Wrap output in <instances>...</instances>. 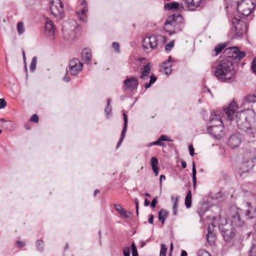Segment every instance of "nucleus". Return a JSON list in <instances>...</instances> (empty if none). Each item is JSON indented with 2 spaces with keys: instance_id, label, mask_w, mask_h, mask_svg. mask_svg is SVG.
<instances>
[{
  "instance_id": "obj_23",
  "label": "nucleus",
  "mask_w": 256,
  "mask_h": 256,
  "mask_svg": "<svg viewBox=\"0 0 256 256\" xmlns=\"http://www.w3.org/2000/svg\"><path fill=\"white\" fill-rule=\"evenodd\" d=\"M246 29V25L244 22H241L239 25H236L234 26L236 35L237 36H241L245 32Z\"/></svg>"
},
{
  "instance_id": "obj_61",
  "label": "nucleus",
  "mask_w": 256,
  "mask_h": 256,
  "mask_svg": "<svg viewBox=\"0 0 256 256\" xmlns=\"http://www.w3.org/2000/svg\"><path fill=\"white\" fill-rule=\"evenodd\" d=\"M181 256H188L186 252L182 250L181 252Z\"/></svg>"
},
{
  "instance_id": "obj_29",
  "label": "nucleus",
  "mask_w": 256,
  "mask_h": 256,
  "mask_svg": "<svg viewBox=\"0 0 256 256\" xmlns=\"http://www.w3.org/2000/svg\"><path fill=\"white\" fill-rule=\"evenodd\" d=\"M0 120L4 122L2 124V128L10 131L13 130L14 124L12 121H6L4 118H1Z\"/></svg>"
},
{
  "instance_id": "obj_60",
  "label": "nucleus",
  "mask_w": 256,
  "mask_h": 256,
  "mask_svg": "<svg viewBox=\"0 0 256 256\" xmlns=\"http://www.w3.org/2000/svg\"><path fill=\"white\" fill-rule=\"evenodd\" d=\"M162 180H165L166 176L162 174V175H160V184L162 183Z\"/></svg>"
},
{
  "instance_id": "obj_58",
  "label": "nucleus",
  "mask_w": 256,
  "mask_h": 256,
  "mask_svg": "<svg viewBox=\"0 0 256 256\" xmlns=\"http://www.w3.org/2000/svg\"><path fill=\"white\" fill-rule=\"evenodd\" d=\"M148 242V240L146 241V242L141 241L140 242V247L141 248H143L144 246L146 244V242Z\"/></svg>"
},
{
  "instance_id": "obj_10",
  "label": "nucleus",
  "mask_w": 256,
  "mask_h": 256,
  "mask_svg": "<svg viewBox=\"0 0 256 256\" xmlns=\"http://www.w3.org/2000/svg\"><path fill=\"white\" fill-rule=\"evenodd\" d=\"M83 64L78 59L74 58L69 62L70 72L72 75L76 76L82 69Z\"/></svg>"
},
{
  "instance_id": "obj_32",
  "label": "nucleus",
  "mask_w": 256,
  "mask_h": 256,
  "mask_svg": "<svg viewBox=\"0 0 256 256\" xmlns=\"http://www.w3.org/2000/svg\"><path fill=\"white\" fill-rule=\"evenodd\" d=\"M226 47V45L223 44H218L214 48V51L216 52L215 55H218Z\"/></svg>"
},
{
  "instance_id": "obj_7",
  "label": "nucleus",
  "mask_w": 256,
  "mask_h": 256,
  "mask_svg": "<svg viewBox=\"0 0 256 256\" xmlns=\"http://www.w3.org/2000/svg\"><path fill=\"white\" fill-rule=\"evenodd\" d=\"M236 122L240 130L246 131L250 127V122L248 120V114L244 112L240 111L236 114Z\"/></svg>"
},
{
  "instance_id": "obj_17",
  "label": "nucleus",
  "mask_w": 256,
  "mask_h": 256,
  "mask_svg": "<svg viewBox=\"0 0 256 256\" xmlns=\"http://www.w3.org/2000/svg\"><path fill=\"white\" fill-rule=\"evenodd\" d=\"M55 26L53 22L47 18L44 26V34L46 36L50 37L54 34Z\"/></svg>"
},
{
  "instance_id": "obj_63",
  "label": "nucleus",
  "mask_w": 256,
  "mask_h": 256,
  "mask_svg": "<svg viewBox=\"0 0 256 256\" xmlns=\"http://www.w3.org/2000/svg\"><path fill=\"white\" fill-rule=\"evenodd\" d=\"M64 80L66 82H68L70 80V78L69 77L66 76L63 78Z\"/></svg>"
},
{
  "instance_id": "obj_44",
  "label": "nucleus",
  "mask_w": 256,
  "mask_h": 256,
  "mask_svg": "<svg viewBox=\"0 0 256 256\" xmlns=\"http://www.w3.org/2000/svg\"><path fill=\"white\" fill-rule=\"evenodd\" d=\"M255 97L253 96H248L244 98V100L247 102H254L255 100Z\"/></svg>"
},
{
  "instance_id": "obj_16",
  "label": "nucleus",
  "mask_w": 256,
  "mask_h": 256,
  "mask_svg": "<svg viewBox=\"0 0 256 256\" xmlns=\"http://www.w3.org/2000/svg\"><path fill=\"white\" fill-rule=\"evenodd\" d=\"M238 106L234 102H232L227 108H224V110L226 115L227 118L230 121L233 118V115L238 110Z\"/></svg>"
},
{
  "instance_id": "obj_2",
  "label": "nucleus",
  "mask_w": 256,
  "mask_h": 256,
  "mask_svg": "<svg viewBox=\"0 0 256 256\" xmlns=\"http://www.w3.org/2000/svg\"><path fill=\"white\" fill-rule=\"evenodd\" d=\"M209 124L208 131L214 138L220 140L224 136V126L222 120L215 111L211 112Z\"/></svg>"
},
{
  "instance_id": "obj_45",
  "label": "nucleus",
  "mask_w": 256,
  "mask_h": 256,
  "mask_svg": "<svg viewBox=\"0 0 256 256\" xmlns=\"http://www.w3.org/2000/svg\"><path fill=\"white\" fill-rule=\"evenodd\" d=\"M122 252L124 256H130V248L129 246L124 248Z\"/></svg>"
},
{
  "instance_id": "obj_40",
  "label": "nucleus",
  "mask_w": 256,
  "mask_h": 256,
  "mask_svg": "<svg viewBox=\"0 0 256 256\" xmlns=\"http://www.w3.org/2000/svg\"><path fill=\"white\" fill-rule=\"evenodd\" d=\"M38 120L39 118L36 114H34L33 115H32V116L30 117V122H33L35 123H38Z\"/></svg>"
},
{
  "instance_id": "obj_18",
  "label": "nucleus",
  "mask_w": 256,
  "mask_h": 256,
  "mask_svg": "<svg viewBox=\"0 0 256 256\" xmlns=\"http://www.w3.org/2000/svg\"><path fill=\"white\" fill-rule=\"evenodd\" d=\"M122 116L124 120V124L123 128L122 131L121 136L119 139V140L116 144V148H118L119 146L121 145L122 142L124 140V139L125 136V134L127 130L128 123V118L127 114L125 113L124 112H122Z\"/></svg>"
},
{
  "instance_id": "obj_55",
  "label": "nucleus",
  "mask_w": 256,
  "mask_h": 256,
  "mask_svg": "<svg viewBox=\"0 0 256 256\" xmlns=\"http://www.w3.org/2000/svg\"><path fill=\"white\" fill-rule=\"evenodd\" d=\"M181 164H182V166L183 168H186V163L185 161L183 160H181Z\"/></svg>"
},
{
  "instance_id": "obj_5",
  "label": "nucleus",
  "mask_w": 256,
  "mask_h": 256,
  "mask_svg": "<svg viewBox=\"0 0 256 256\" xmlns=\"http://www.w3.org/2000/svg\"><path fill=\"white\" fill-rule=\"evenodd\" d=\"M254 0H233V2L237 4V10L240 14L244 16L250 15L254 6Z\"/></svg>"
},
{
  "instance_id": "obj_39",
  "label": "nucleus",
  "mask_w": 256,
  "mask_h": 256,
  "mask_svg": "<svg viewBox=\"0 0 256 256\" xmlns=\"http://www.w3.org/2000/svg\"><path fill=\"white\" fill-rule=\"evenodd\" d=\"M112 47L114 50L116 52L119 53L120 52V45L118 43L116 42H113L112 44Z\"/></svg>"
},
{
  "instance_id": "obj_13",
  "label": "nucleus",
  "mask_w": 256,
  "mask_h": 256,
  "mask_svg": "<svg viewBox=\"0 0 256 256\" xmlns=\"http://www.w3.org/2000/svg\"><path fill=\"white\" fill-rule=\"evenodd\" d=\"M138 85V82L136 78L132 76L127 78L124 82V88L125 90H133L136 89Z\"/></svg>"
},
{
  "instance_id": "obj_12",
  "label": "nucleus",
  "mask_w": 256,
  "mask_h": 256,
  "mask_svg": "<svg viewBox=\"0 0 256 256\" xmlns=\"http://www.w3.org/2000/svg\"><path fill=\"white\" fill-rule=\"evenodd\" d=\"M216 226L213 224H209L208 228V232L206 234V238L208 243L212 246L214 244L216 240Z\"/></svg>"
},
{
  "instance_id": "obj_26",
  "label": "nucleus",
  "mask_w": 256,
  "mask_h": 256,
  "mask_svg": "<svg viewBox=\"0 0 256 256\" xmlns=\"http://www.w3.org/2000/svg\"><path fill=\"white\" fill-rule=\"evenodd\" d=\"M82 56L84 62L89 63L92 57L90 50L88 48H84L82 51Z\"/></svg>"
},
{
  "instance_id": "obj_15",
  "label": "nucleus",
  "mask_w": 256,
  "mask_h": 256,
  "mask_svg": "<svg viewBox=\"0 0 256 256\" xmlns=\"http://www.w3.org/2000/svg\"><path fill=\"white\" fill-rule=\"evenodd\" d=\"M242 210L238 208V210L232 216L231 222L232 226H241L244 225V221L241 219Z\"/></svg>"
},
{
  "instance_id": "obj_14",
  "label": "nucleus",
  "mask_w": 256,
  "mask_h": 256,
  "mask_svg": "<svg viewBox=\"0 0 256 256\" xmlns=\"http://www.w3.org/2000/svg\"><path fill=\"white\" fill-rule=\"evenodd\" d=\"M76 14L80 20H84L86 17L88 5L84 0H80V4L78 8Z\"/></svg>"
},
{
  "instance_id": "obj_22",
  "label": "nucleus",
  "mask_w": 256,
  "mask_h": 256,
  "mask_svg": "<svg viewBox=\"0 0 256 256\" xmlns=\"http://www.w3.org/2000/svg\"><path fill=\"white\" fill-rule=\"evenodd\" d=\"M240 143V139L236 135L230 136L228 140L229 146L232 148L238 146Z\"/></svg>"
},
{
  "instance_id": "obj_20",
  "label": "nucleus",
  "mask_w": 256,
  "mask_h": 256,
  "mask_svg": "<svg viewBox=\"0 0 256 256\" xmlns=\"http://www.w3.org/2000/svg\"><path fill=\"white\" fill-rule=\"evenodd\" d=\"M151 70V64L148 63L146 66L141 69V74L140 78L141 79H146L150 76Z\"/></svg>"
},
{
  "instance_id": "obj_3",
  "label": "nucleus",
  "mask_w": 256,
  "mask_h": 256,
  "mask_svg": "<svg viewBox=\"0 0 256 256\" xmlns=\"http://www.w3.org/2000/svg\"><path fill=\"white\" fill-rule=\"evenodd\" d=\"M167 42V38L162 35L146 36L142 40V48L145 52H149L158 47L162 48Z\"/></svg>"
},
{
  "instance_id": "obj_47",
  "label": "nucleus",
  "mask_w": 256,
  "mask_h": 256,
  "mask_svg": "<svg viewBox=\"0 0 256 256\" xmlns=\"http://www.w3.org/2000/svg\"><path fill=\"white\" fill-rule=\"evenodd\" d=\"M198 256H210V253L206 250H200L198 253Z\"/></svg>"
},
{
  "instance_id": "obj_37",
  "label": "nucleus",
  "mask_w": 256,
  "mask_h": 256,
  "mask_svg": "<svg viewBox=\"0 0 256 256\" xmlns=\"http://www.w3.org/2000/svg\"><path fill=\"white\" fill-rule=\"evenodd\" d=\"M178 201V198L177 196L173 204V208H172V212L174 216H176L177 214V207Z\"/></svg>"
},
{
  "instance_id": "obj_53",
  "label": "nucleus",
  "mask_w": 256,
  "mask_h": 256,
  "mask_svg": "<svg viewBox=\"0 0 256 256\" xmlns=\"http://www.w3.org/2000/svg\"><path fill=\"white\" fill-rule=\"evenodd\" d=\"M104 111L107 114V115H108L110 114L112 111L111 106H107L105 108Z\"/></svg>"
},
{
  "instance_id": "obj_21",
  "label": "nucleus",
  "mask_w": 256,
  "mask_h": 256,
  "mask_svg": "<svg viewBox=\"0 0 256 256\" xmlns=\"http://www.w3.org/2000/svg\"><path fill=\"white\" fill-rule=\"evenodd\" d=\"M242 214L246 220H251L256 217V212L252 208H249L245 210H242Z\"/></svg>"
},
{
  "instance_id": "obj_6",
  "label": "nucleus",
  "mask_w": 256,
  "mask_h": 256,
  "mask_svg": "<svg viewBox=\"0 0 256 256\" xmlns=\"http://www.w3.org/2000/svg\"><path fill=\"white\" fill-rule=\"evenodd\" d=\"M230 60L232 58L235 61L238 62L244 58L246 53L244 52H241L238 47H230L224 50V52Z\"/></svg>"
},
{
  "instance_id": "obj_25",
  "label": "nucleus",
  "mask_w": 256,
  "mask_h": 256,
  "mask_svg": "<svg viewBox=\"0 0 256 256\" xmlns=\"http://www.w3.org/2000/svg\"><path fill=\"white\" fill-rule=\"evenodd\" d=\"M164 141L172 142L170 139L168 138L167 136L162 134L158 138L157 140L154 142V145L165 147L166 145L163 142Z\"/></svg>"
},
{
  "instance_id": "obj_41",
  "label": "nucleus",
  "mask_w": 256,
  "mask_h": 256,
  "mask_svg": "<svg viewBox=\"0 0 256 256\" xmlns=\"http://www.w3.org/2000/svg\"><path fill=\"white\" fill-rule=\"evenodd\" d=\"M244 22L240 20V19L236 18H234L232 19V22L234 26L236 25H239L241 22Z\"/></svg>"
},
{
  "instance_id": "obj_46",
  "label": "nucleus",
  "mask_w": 256,
  "mask_h": 256,
  "mask_svg": "<svg viewBox=\"0 0 256 256\" xmlns=\"http://www.w3.org/2000/svg\"><path fill=\"white\" fill-rule=\"evenodd\" d=\"M167 250V247L164 244H161V248L160 250V254H166V252Z\"/></svg>"
},
{
  "instance_id": "obj_4",
  "label": "nucleus",
  "mask_w": 256,
  "mask_h": 256,
  "mask_svg": "<svg viewBox=\"0 0 256 256\" xmlns=\"http://www.w3.org/2000/svg\"><path fill=\"white\" fill-rule=\"evenodd\" d=\"M183 22V18L178 13H176L170 16L166 19L164 30L172 35L182 30V24Z\"/></svg>"
},
{
  "instance_id": "obj_62",
  "label": "nucleus",
  "mask_w": 256,
  "mask_h": 256,
  "mask_svg": "<svg viewBox=\"0 0 256 256\" xmlns=\"http://www.w3.org/2000/svg\"><path fill=\"white\" fill-rule=\"evenodd\" d=\"M152 84H150V83L149 82V83H148V84H145V85H144V88H145L146 89H147V88H150Z\"/></svg>"
},
{
  "instance_id": "obj_34",
  "label": "nucleus",
  "mask_w": 256,
  "mask_h": 256,
  "mask_svg": "<svg viewBox=\"0 0 256 256\" xmlns=\"http://www.w3.org/2000/svg\"><path fill=\"white\" fill-rule=\"evenodd\" d=\"M36 247L38 250L40 252H43L44 248V242L42 240H37L36 244Z\"/></svg>"
},
{
  "instance_id": "obj_43",
  "label": "nucleus",
  "mask_w": 256,
  "mask_h": 256,
  "mask_svg": "<svg viewBox=\"0 0 256 256\" xmlns=\"http://www.w3.org/2000/svg\"><path fill=\"white\" fill-rule=\"evenodd\" d=\"M251 68L253 72L256 74V56L254 58L252 61Z\"/></svg>"
},
{
  "instance_id": "obj_19",
  "label": "nucleus",
  "mask_w": 256,
  "mask_h": 256,
  "mask_svg": "<svg viewBox=\"0 0 256 256\" xmlns=\"http://www.w3.org/2000/svg\"><path fill=\"white\" fill-rule=\"evenodd\" d=\"M172 56H170L168 59L164 62L160 66V70L166 74L168 75L172 72Z\"/></svg>"
},
{
  "instance_id": "obj_24",
  "label": "nucleus",
  "mask_w": 256,
  "mask_h": 256,
  "mask_svg": "<svg viewBox=\"0 0 256 256\" xmlns=\"http://www.w3.org/2000/svg\"><path fill=\"white\" fill-rule=\"evenodd\" d=\"M116 210L119 213L120 216L124 218H128L130 214V212H128L120 204H114V206Z\"/></svg>"
},
{
  "instance_id": "obj_59",
  "label": "nucleus",
  "mask_w": 256,
  "mask_h": 256,
  "mask_svg": "<svg viewBox=\"0 0 256 256\" xmlns=\"http://www.w3.org/2000/svg\"><path fill=\"white\" fill-rule=\"evenodd\" d=\"M150 204V202L147 198H146L144 200V206H148Z\"/></svg>"
},
{
  "instance_id": "obj_54",
  "label": "nucleus",
  "mask_w": 256,
  "mask_h": 256,
  "mask_svg": "<svg viewBox=\"0 0 256 256\" xmlns=\"http://www.w3.org/2000/svg\"><path fill=\"white\" fill-rule=\"evenodd\" d=\"M154 215L153 214H150L149 218H148V222L150 224H154Z\"/></svg>"
},
{
  "instance_id": "obj_57",
  "label": "nucleus",
  "mask_w": 256,
  "mask_h": 256,
  "mask_svg": "<svg viewBox=\"0 0 256 256\" xmlns=\"http://www.w3.org/2000/svg\"><path fill=\"white\" fill-rule=\"evenodd\" d=\"M24 128L26 130H30L31 128V126L30 124H24Z\"/></svg>"
},
{
  "instance_id": "obj_31",
  "label": "nucleus",
  "mask_w": 256,
  "mask_h": 256,
  "mask_svg": "<svg viewBox=\"0 0 256 256\" xmlns=\"http://www.w3.org/2000/svg\"><path fill=\"white\" fill-rule=\"evenodd\" d=\"M164 7L169 10H177L180 7V4L176 2H172L165 4Z\"/></svg>"
},
{
  "instance_id": "obj_8",
  "label": "nucleus",
  "mask_w": 256,
  "mask_h": 256,
  "mask_svg": "<svg viewBox=\"0 0 256 256\" xmlns=\"http://www.w3.org/2000/svg\"><path fill=\"white\" fill-rule=\"evenodd\" d=\"M50 10L55 17L60 16L62 18L64 14V10L61 0H51Z\"/></svg>"
},
{
  "instance_id": "obj_52",
  "label": "nucleus",
  "mask_w": 256,
  "mask_h": 256,
  "mask_svg": "<svg viewBox=\"0 0 256 256\" xmlns=\"http://www.w3.org/2000/svg\"><path fill=\"white\" fill-rule=\"evenodd\" d=\"M16 244L18 247V248H22V247H24V246H25V243L24 242H20V241H19V240H17L16 242Z\"/></svg>"
},
{
  "instance_id": "obj_1",
  "label": "nucleus",
  "mask_w": 256,
  "mask_h": 256,
  "mask_svg": "<svg viewBox=\"0 0 256 256\" xmlns=\"http://www.w3.org/2000/svg\"><path fill=\"white\" fill-rule=\"evenodd\" d=\"M212 68L215 76L223 82L230 80L234 74L232 62L228 58L216 61L213 64Z\"/></svg>"
},
{
  "instance_id": "obj_33",
  "label": "nucleus",
  "mask_w": 256,
  "mask_h": 256,
  "mask_svg": "<svg viewBox=\"0 0 256 256\" xmlns=\"http://www.w3.org/2000/svg\"><path fill=\"white\" fill-rule=\"evenodd\" d=\"M196 166H195L194 162H193L192 169V182H193V184H194V187H195V186L196 185Z\"/></svg>"
},
{
  "instance_id": "obj_42",
  "label": "nucleus",
  "mask_w": 256,
  "mask_h": 256,
  "mask_svg": "<svg viewBox=\"0 0 256 256\" xmlns=\"http://www.w3.org/2000/svg\"><path fill=\"white\" fill-rule=\"evenodd\" d=\"M174 41H171L168 44L165 46V50L166 52L170 51L171 48L174 47Z\"/></svg>"
},
{
  "instance_id": "obj_50",
  "label": "nucleus",
  "mask_w": 256,
  "mask_h": 256,
  "mask_svg": "<svg viewBox=\"0 0 256 256\" xmlns=\"http://www.w3.org/2000/svg\"><path fill=\"white\" fill-rule=\"evenodd\" d=\"M190 154L191 156H194V150L192 144H190L188 146Z\"/></svg>"
},
{
  "instance_id": "obj_56",
  "label": "nucleus",
  "mask_w": 256,
  "mask_h": 256,
  "mask_svg": "<svg viewBox=\"0 0 256 256\" xmlns=\"http://www.w3.org/2000/svg\"><path fill=\"white\" fill-rule=\"evenodd\" d=\"M134 202L136 204V210L138 211V200L137 198H135Z\"/></svg>"
},
{
  "instance_id": "obj_27",
  "label": "nucleus",
  "mask_w": 256,
  "mask_h": 256,
  "mask_svg": "<svg viewBox=\"0 0 256 256\" xmlns=\"http://www.w3.org/2000/svg\"><path fill=\"white\" fill-rule=\"evenodd\" d=\"M158 160L156 157H152L150 159V164L153 172L154 173L155 176H158V174L159 168L158 166Z\"/></svg>"
},
{
  "instance_id": "obj_49",
  "label": "nucleus",
  "mask_w": 256,
  "mask_h": 256,
  "mask_svg": "<svg viewBox=\"0 0 256 256\" xmlns=\"http://www.w3.org/2000/svg\"><path fill=\"white\" fill-rule=\"evenodd\" d=\"M157 202H158L157 197L154 198L150 203L151 207H152V208H155Z\"/></svg>"
},
{
  "instance_id": "obj_9",
  "label": "nucleus",
  "mask_w": 256,
  "mask_h": 256,
  "mask_svg": "<svg viewBox=\"0 0 256 256\" xmlns=\"http://www.w3.org/2000/svg\"><path fill=\"white\" fill-rule=\"evenodd\" d=\"M224 240L226 242L232 241L235 236L236 230L232 226L225 224L220 227Z\"/></svg>"
},
{
  "instance_id": "obj_11",
  "label": "nucleus",
  "mask_w": 256,
  "mask_h": 256,
  "mask_svg": "<svg viewBox=\"0 0 256 256\" xmlns=\"http://www.w3.org/2000/svg\"><path fill=\"white\" fill-rule=\"evenodd\" d=\"M189 10L194 11L204 6V0H182Z\"/></svg>"
},
{
  "instance_id": "obj_38",
  "label": "nucleus",
  "mask_w": 256,
  "mask_h": 256,
  "mask_svg": "<svg viewBox=\"0 0 256 256\" xmlns=\"http://www.w3.org/2000/svg\"><path fill=\"white\" fill-rule=\"evenodd\" d=\"M130 248L132 252V256H138L137 248L134 242H132Z\"/></svg>"
},
{
  "instance_id": "obj_48",
  "label": "nucleus",
  "mask_w": 256,
  "mask_h": 256,
  "mask_svg": "<svg viewBox=\"0 0 256 256\" xmlns=\"http://www.w3.org/2000/svg\"><path fill=\"white\" fill-rule=\"evenodd\" d=\"M6 105V102L4 98L0 99V109L4 108Z\"/></svg>"
},
{
  "instance_id": "obj_30",
  "label": "nucleus",
  "mask_w": 256,
  "mask_h": 256,
  "mask_svg": "<svg viewBox=\"0 0 256 256\" xmlns=\"http://www.w3.org/2000/svg\"><path fill=\"white\" fill-rule=\"evenodd\" d=\"M185 206L187 208H190L192 206V192L190 190H188L185 198Z\"/></svg>"
},
{
  "instance_id": "obj_36",
  "label": "nucleus",
  "mask_w": 256,
  "mask_h": 256,
  "mask_svg": "<svg viewBox=\"0 0 256 256\" xmlns=\"http://www.w3.org/2000/svg\"><path fill=\"white\" fill-rule=\"evenodd\" d=\"M37 63V58L36 56H34L31 62L30 65V70L31 72H34L36 68V66Z\"/></svg>"
},
{
  "instance_id": "obj_28",
  "label": "nucleus",
  "mask_w": 256,
  "mask_h": 256,
  "mask_svg": "<svg viewBox=\"0 0 256 256\" xmlns=\"http://www.w3.org/2000/svg\"><path fill=\"white\" fill-rule=\"evenodd\" d=\"M168 212L164 209H161L158 212V218L159 220L162 222V224H164V220L168 217Z\"/></svg>"
},
{
  "instance_id": "obj_64",
  "label": "nucleus",
  "mask_w": 256,
  "mask_h": 256,
  "mask_svg": "<svg viewBox=\"0 0 256 256\" xmlns=\"http://www.w3.org/2000/svg\"><path fill=\"white\" fill-rule=\"evenodd\" d=\"M100 192L98 190H95L94 191V196H96V194L98 193H99Z\"/></svg>"
},
{
  "instance_id": "obj_35",
  "label": "nucleus",
  "mask_w": 256,
  "mask_h": 256,
  "mask_svg": "<svg viewBox=\"0 0 256 256\" xmlns=\"http://www.w3.org/2000/svg\"><path fill=\"white\" fill-rule=\"evenodd\" d=\"M17 30L19 35L22 34L24 32V28L23 22H19L17 24Z\"/></svg>"
},
{
  "instance_id": "obj_51",
  "label": "nucleus",
  "mask_w": 256,
  "mask_h": 256,
  "mask_svg": "<svg viewBox=\"0 0 256 256\" xmlns=\"http://www.w3.org/2000/svg\"><path fill=\"white\" fill-rule=\"evenodd\" d=\"M150 84H153L156 81V78L153 74H152L150 76Z\"/></svg>"
}]
</instances>
